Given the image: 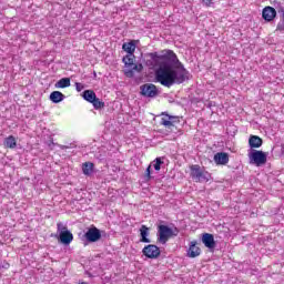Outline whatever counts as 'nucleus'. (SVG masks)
<instances>
[{
	"label": "nucleus",
	"instance_id": "7",
	"mask_svg": "<svg viewBox=\"0 0 284 284\" xmlns=\"http://www.w3.org/2000/svg\"><path fill=\"white\" fill-rule=\"evenodd\" d=\"M140 94H142V97L154 99V97L159 94V90L156 89V85L146 83L140 87Z\"/></svg>",
	"mask_w": 284,
	"mask_h": 284
},
{
	"label": "nucleus",
	"instance_id": "19",
	"mask_svg": "<svg viewBox=\"0 0 284 284\" xmlns=\"http://www.w3.org/2000/svg\"><path fill=\"white\" fill-rule=\"evenodd\" d=\"M63 99H65V95L60 91H53L50 94V101H52V103H61Z\"/></svg>",
	"mask_w": 284,
	"mask_h": 284
},
{
	"label": "nucleus",
	"instance_id": "16",
	"mask_svg": "<svg viewBox=\"0 0 284 284\" xmlns=\"http://www.w3.org/2000/svg\"><path fill=\"white\" fill-rule=\"evenodd\" d=\"M140 236H141V240H140L141 243H151L150 239L148 237L150 236V229L148 226L145 225L141 226Z\"/></svg>",
	"mask_w": 284,
	"mask_h": 284
},
{
	"label": "nucleus",
	"instance_id": "11",
	"mask_svg": "<svg viewBox=\"0 0 284 284\" xmlns=\"http://www.w3.org/2000/svg\"><path fill=\"white\" fill-rule=\"evenodd\" d=\"M202 243L207 247L209 250H214L216 247V242L214 241V235L210 233H204L202 235Z\"/></svg>",
	"mask_w": 284,
	"mask_h": 284
},
{
	"label": "nucleus",
	"instance_id": "15",
	"mask_svg": "<svg viewBox=\"0 0 284 284\" xmlns=\"http://www.w3.org/2000/svg\"><path fill=\"white\" fill-rule=\"evenodd\" d=\"M60 241L63 245H70L71 241H74V236L70 231H63L60 235Z\"/></svg>",
	"mask_w": 284,
	"mask_h": 284
},
{
	"label": "nucleus",
	"instance_id": "5",
	"mask_svg": "<svg viewBox=\"0 0 284 284\" xmlns=\"http://www.w3.org/2000/svg\"><path fill=\"white\" fill-rule=\"evenodd\" d=\"M123 63L126 68H131V70H125V75L126 77H134V71L133 70H136L138 72H141V70L143 69V65L134 64V53H128L123 58Z\"/></svg>",
	"mask_w": 284,
	"mask_h": 284
},
{
	"label": "nucleus",
	"instance_id": "12",
	"mask_svg": "<svg viewBox=\"0 0 284 284\" xmlns=\"http://www.w3.org/2000/svg\"><path fill=\"white\" fill-rule=\"evenodd\" d=\"M214 162L216 165H227L230 163V155L225 152H220L214 155Z\"/></svg>",
	"mask_w": 284,
	"mask_h": 284
},
{
	"label": "nucleus",
	"instance_id": "17",
	"mask_svg": "<svg viewBox=\"0 0 284 284\" xmlns=\"http://www.w3.org/2000/svg\"><path fill=\"white\" fill-rule=\"evenodd\" d=\"M122 50H124L128 54H134L136 50V43H134V40H131L130 42H124L122 45Z\"/></svg>",
	"mask_w": 284,
	"mask_h": 284
},
{
	"label": "nucleus",
	"instance_id": "6",
	"mask_svg": "<svg viewBox=\"0 0 284 284\" xmlns=\"http://www.w3.org/2000/svg\"><path fill=\"white\" fill-rule=\"evenodd\" d=\"M162 115H164V116L161 119V122H160L161 125H164V128H166V130L174 132V130H176V123H179V118L168 115L165 113H162Z\"/></svg>",
	"mask_w": 284,
	"mask_h": 284
},
{
	"label": "nucleus",
	"instance_id": "26",
	"mask_svg": "<svg viewBox=\"0 0 284 284\" xmlns=\"http://www.w3.org/2000/svg\"><path fill=\"white\" fill-rule=\"evenodd\" d=\"M75 90L77 92H82V90H85V85L81 82H75Z\"/></svg>",
	"mask_w": 284,
	"mask_h": 284
},
{
	"label": "nucleus",
	"instance_id": "23",
	"mask_svg": "<svg viewBox=\"0 0 284 284\" xmlns=\"http://www.w3.org/2000/svg\"><path fill=\"white\" fill-rule=\"evenodd\" d=\"M91 103L95 110H101V108H104L105 105V103L101 102V100H99L98 98H95L94 101Z\"/></svg>",
	"mask_w": 284,
	"mask_h": 284
},
{
	"label": "nucleus",
	"instance_id": "1",
	"mask_svg": "<svg viewBox=\"0 0 284 284\" xmlns=\"http://www.w3.org/2000/svg\"><path fill=\"white\" fill-rule=\"evenodd\" d=\"M149 57L152 61L153 68L159 65L155 71V79L158 83L164 85V88H172V85H181V83H185L187 79H190V72L185 69V67H172L169 63L163 62L165 59L169 61H176V53L172 50L163 51V54H159L156 52L149 53Z\"/></svg>",
	"mask_w": 284,
	"mask_h": 284
},
{
	"label": "nucleus",
	"instance_id": "9",
	"mask_svg": "<svg viewBox=\"0 0 284 284\" xmlns=\"http://www.w3.org/2000/svg\"><path fill=\"white\" fill-rule=\"evenodd\" d=\"M85 240L88 243H97L98 241H101V231L97 229V226H92L88 229V231L84 234Z\"/></svg>",
	"mask_w": 284,
	"mask_h": 284
},
{
	"label": "nucleus",
	"instance_id": "18",
	"mask_svg": "<svg viewBox=\"0 0 284 284\" xmlns=\"http://www.w3.org/2000/svg\"><path fill=\"white\" fill-rule=\"evenodd\" d=\"M250 148H261L263 140L258 135H251L248 139Z\"/></svg>",
	"mask_w": 284,
	"mask_h": 284
},
{
	"label": "nucleus",
	"instance_id": "24",
	"mask_svg": "<svg viewBox=\"0 0 284 284\" xmlns=\"http://www.w3.org/2000/svg\"><path fill=\"white\" fill-rule=\"evenodd\" d=\"M161 165H163V161H161V158H156L153 164L154 170L159 172V170H161Z\"/></svg>",
	"mask_w": 284,
	"mask_h": 284
},
{
	"label": "nucleus",
	"instance_id": "22",
	"mask_svg": "<svg viewBox=\"0 0 284 284\" xmlns=\"http://www.w3.org/2000/svg\"><path fill=\"white\" fill-rule=\"evenodd\" d=\"M57 89L70 88V78H62L55 82Z\"/></svg>",
	"mask_w": 284,
	"mask_h": 284
},
{
	"label": "nucleus",
	"instance_id": "2",
	"mask_svg": "<svg viewBox=\"0 0 284 284\" xmlns=\"http://www.w3.org/2000/svg\"><path fill=\"white\" fill-rule=\"evenodd\" d=\"M172 236H179V229L174 227L171 229L168 225H159L158 226V241L161 243V245H165Z\"/></svg>",
	"mask_w": 284,
	"mask_h": 284
},
{
	"label": "nucleus",
	"instance_id": "25",
	"mask_svg": "<svg viewBox=\"0 0 284 284\" xmlns=\"http://www.w3.org/2000/svg\"><path fill=\"white\" fill-rule=\"evenodd\" d=\"M59 235L63 234V232H68V226H65L63 223L59 222L57 224Z\"/></svg>",
	"mask_w": 284,
	"mask_h": 284
},
{
	"label": "nucleus",
	"instance_id": "27",
	"mask_svg": "<svg viewBox=\"0 0 284 284\" xmlns=\"http://www.w3.org/2000/svg\"><path fill=\"white\" fill-rule=\"evenodd\" d=\"M201 1L204 6H206V8H210V6L214 3V0H201Z\"/></svg>",
	"mask_w": 284,
	"mask_h": 284
},
{
	"label": "nucleus",
	"instance_id": "8",
	"mask_svg": "<svg viewBox=\"0 0 284 284\" xmlns=\"http://www.w3.org/2000/svg\"><path fill=\"white\" fill-rule=\"evenodd\" d=\"M142 254L146 256V258H159V256H161V248L154 244H149L144 246Z\"/></svg>",
	"mask_w": 284,
	"mask_h": 284
},
{
	"label": "nucleus",
	"instance_id": "10",
	"mask_svg": "<svg viewBox=\"0 0 284 284\" xmlns=\"http://www.w3.org/2000/svg\"><path fill=\"white\" fill-rule=\"evenodd\" d=\"M186 256L189 258H196V256H201V248L196 246V241H192L190 243Z\"/></svg>",
	"mask_w": 284,
	"mask_h": 284
},
{
	"label": "nucleus",
	"instance_id": "14",
	"mask_svg": "<svg viewBox=\"0 0 284 284\" xmlns=\"http://www.w3.org/2000/svg\"><path fill=\"white\" fill-rule=\"evenodd\" d=\"M82 173L84 176H92L94 174V163L92 162H84L82 163Z\"/></svg>",
	"mask_w": 284,
	"mask_h": 284
},
{
	"label": "nucleus",
	"instance_id": "28",
	"mask_svg": "<svg viewBox=\"0 0 284 284\" xmlns=\"http://www.w3.org/2000/svg\"><path fill=\"white\" fill-rule=\"evenodd\" d=\"M151 168H152V166H151V165H149V166H148V169H146V173H145L146 179H152L151 171H150V170H151Z\"/></svg>",
	"mask_w": 284,
	"mask_h": 284
},
{
	"label": "nucleus",
	"instance_id": "4",
	"mask_svg": "<svg viewBox=\"0 0 284 284\" xmlns=\"http://www.w3.org/2000/svg\"><path fill=\"white\" fill-rule=\"evenodd\" d=\"M250 163L252 165H256V168H261V165H265L267 163V154L263 151L253 150L248 154Z\"/></svg>",
	"mask_w": 284,
	"mask_h": 284
},
{
	"label": "nucleus",
	"instance_id": "3",
	"mask_svg": "<svg viewBox=\"0 0 284 284\" xmlns=\"http://www.w3.org/2000/svg\"><path fill=\"white\" fill-rule=\"evenodd\" d=\"M190 176L195 183H207L210 181V172L201 168L199 164H193L190 166Z\"/></svg>",
	"mask_w": 284,
	"mask_h": 284
},
{
	"label": "nucleus",
	"instance_id": "20",
	"mask_svg": "<svg viewBox=\"0 0 284 284\" xmlns=\"http://www.w3.org/2000/svg\"><path fill=\"white\" fill-rule=\"evenodd\" d=\"M3 145L4 148L14 150V148H17V138H14V135H9L8 138L4 139Z\"/></svg>",
	"mask_w": 284,
	"mask_h": 284
},
{
	"label": "nucleus",
	"instance_id": "13",
	"mask_svg": "<svg viewBox=\"0 0 284 284\" xmlns=\"http://www.w3.org/2000/svg\"><path fill=\"white\" fill-rule=\"evenodd\" d=\"M262 17L265 21H273L276 17V9L272 7H265L262 11Z\"/></svg>",
	"mask_w": 284,
	"mask_h": 284
},
{
	"label": "nucleus",
	"instance_id": "21",
	"mask_svg": "<svg viewBox=\"0 0 284 284\" xmlns=\"http://www.w3.org/2000/svg\"><path fill=\"white\" fill-rule=\"evenodd\" d=\"M95 98H97V93H94V91H92V90H85L83 92V99L85 101H88L89 103H92Z\"/></svg>",
	"mask_w": 284,
	"mask_h": 284
}]
</instances>
